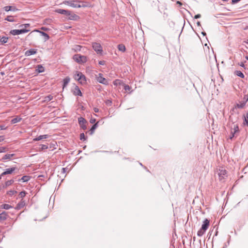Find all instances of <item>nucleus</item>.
<instances>
[{"instance_id":"bf43d9fd","label":"nucleus","mask_w":248,"mask_h":248,"mask_svg":"<svg viewBox=\"0 0 248 248\" xmlns=\"http://www.w3.org/2000/svg\"><path fill=\"white\" fill-rule=\"evenodd\" d=\"M239 65L242 67H245L244 63L243 62H241L240 63H239Z\"/></svg>"},{"instance_id":"338daca9","label":"nucleus","mask_w":248,"mask_h":248,"mask_svg":"<svg viewBox=\"0 0 248 248\" xmlns=\"http://www.w3.org/2000/svg\"><path fill=\"white\" fill-rule=\"evenodd\" d=\"M202 34L203 35V36H205L206 35V32H202Z\"/></svg>"},{"instance_id":"393cba45","label":"nucleus","mask_w":248,"mask_h":248,"mask_svg":"<svg viewBox=\"0 0 248 248\" xmlns=\"http://www.w3.org/2000/svg\"><path fill=\"white\" fill-rule=\"evenodd\" d=\"M206 231L205 230H202L201 228L197 232V235L199 237L202 236L205 232Z\"/></svg>"},{"instance_id":"f257e3e1","label":"nucleus","mask_w":248,"mask_h":248,"mask_svg":"<svg viewBox=\"0 0 248 248\" xmlns=\"http://www.w3.org/2000/svg\"><path fill=\"white\" fill-rule=\"evenodd\" d=\"M218 176L219 181H224L227 177V171L223 168H219L218 171Z\"/></svg>"},{"instance_id":"5fc2aeb1","label":"nucleus","mask_w":248,"mask_h":248,"mask_svg":"<svg viewBox=\"0 0 248 248\" xmlns=\"http://www.w3.org/2000/svg\"><path fill=\"white\" fill-rule=\"evenodd\" d=\"M11 11H14V12H15V11H17V8H16V7H12V10H11Z\"/></svg>"},{"instance_id":"37998d69","label":"nucleus","mask_w":248,"mask_h":248,"mask_svg":"<svg viewBox=\"0 0 248 248\" xmlns=\"http://www.w3.org/2000/svg\"><path fill=\"white\" fill-rule=\"evenodd\" d=\"M120 83V80L119 79H116L113 81V84L114 85H117L118 84Z\"/></svg>"},{"instance_id":"e433bc0d","label":"nucleus","mask_w":248,"mask_h":248,"mask_svg":"<svg viewBox=\"0 0 248 248\" xmlns=\"http://www.w3.org/2000/svg\"><path fill=\"white\" fill-rule=\"evenodd\" d=\"M80 140H83V141H84L85 140H86V138L85 135L83 133H81L80 134Z\"/></svg>"},{"instance_id":"a211bd4d","label":"nucleus","mask_w":248,"mask_h":248,"mask_svg":"<svg viewBox=\"0 0 248 248\" xmlns=\"http://www.w3.org/2000/svg\"><path fill=\"white\" fill-rule=\"evenodd\" d=\"M49 137V135H40L34 139H33V141H38V140H42L43 139H47Z\"/></svg>"},{"instance_id":"cd10ccee","label":"nucleus","mask_w":248,"mask_h":248,"mask_svg":"<svg viewBox=\"0 0 248 248\" xmlns=\"http://www.w3.org/2000/svg\"><path fill=\"white\" fill-rule=\"evenodd\" d=\"M37 69H36V70L39 73H42L45 70L44 67L43 66H42L41 65H38L37 66Z\"/></svg>"},{"instance_id":"39448f33","label":"nucleus","mask_w":248,"mask_h":248,"mask_svg":"<svg viewBox=\"0 0 248 248\" xmlns=\"http://www.w3.org/2000/svg\"><path fill=\"white\" fill-rule=\"evenodd\" d=\"M69 20L77 21L79 19V16L75 13L68 10V13L65 15Z\"/></svg>"},{"instance_id":"c756f323","label":"nucleus","mask_w":248,"mask_h":248,"mask_svg":"<svg viewBox=\"0 0 248 248\" xmlns=\"http://www.w3.org/2000/svg\"><path fill=\"white\" fill-rule=\"evenodd\" d=\"M8 38L6 36H2L0 37V42L1 43H6L7 42Z\"/></svg>"},{"instance_id":"9d476101","label":"nucleus","mask_w":248,"mask_h":248,"mask_svg":"<svg viewBox=\"0 0 248 248\" xmlns=\"http://www.w3.org/2000/svg\"><path fill=\"white\" fill-rule=\"evenodd\" d=\"M78 76H79L78 78V81L81 84L86 83V79L85 76L81 72H78Z\"/></svg>"},{"instance_id":"79ce46f5","label":"nucleus","mask_w":248,"mask_h":248,"mask_svg":"<svg viewBox=\"0 0 248 248\" xmlns=\"http://www.w3.org/2000/svg\"><path fill=\"white\" fill-rule=\"evenodd\" d=\"M16 193V191L15 190H10L9 191H8V194L11 196L14 195Z\"/></svg>"},{"instance_id":"bb28decb","label":"nucleus","mask_w":248,"mask_h":248,"mask_svg":"<svg viewBox=\"0 0 248 248\" xmlns=\"http://www.w3.org/2000/svg\"><path fill=\"white\" fill-rule=\"evenodd\" d=\"M16 170L15 167H12L10 168L7 169L6 170V172L7 174H9L12 173Z\"/></svg>"},{"instance_id":"7c9ffc66","label":"nucleus","mask_w":248,"mask_h":248,"mask_svg":"<svg viewBox=\"0 0 248 248\" xmlns=\"http://www.w3.org/2000/svg\"><path fill=\"white\" fill-rule=\"evenodd\" d=\"M1 207L3 209L8 210L12 208V206L8 204H3L1 205Z\"/></svg>"},{"instance_id":"f8f14e48","label":"nucleus","mask_w":248,"mask_h":248,"mask_svg":"<svg viewBox=\"0 0 248 248\" xmlns=\"http://www.w3.org/2000/svg\"><path fill=\"white\" fill-rule=\"evenodd\" d=\"M209 220L207 218L205 219L203 221V223L201 227L202 230H205L206 231L209 226Z\"/></svg>"},{"instance_id":"a18cd8bd","label":"nucleus","mask_w":248,"mask_h":248,"mask_svg":"<svg viewBox=\"0 0 248 248\" xmlns=\"http://www.w3.org/2000/svg\"><path fill=\"white\" fill-rule=\"evenodd\" d=\"M23 26H24V27L26 29V28H28L29 27H30V24H23V25H20V27H23Z\"/></svg>"},{"instance_id":"4c0bfd02","label":"nucleus","mask_w":248,"mask_h":248,"mask_svg":"<svg viewBox=\"0 0 248 248\" xmlns=\"http://www.w3.org/2000/svg\"><path fill=\"white\" fill-rule=\"evenodd\" d=\"M12 6H5L3 9L4 10L6 11V12H8V11H11V10H12Z\"/></svg>"},{"instance_id":"1a4fd4ad","label":"nucleus","mask_w":248,"mask_h":248,"mask_svg":"<svg viewBox=\"0 0 248 248\" xmlns=\"http://www.w3.org/2000/svg\"><path fill=\"white\" fill-rule=\"evenodd\" d=\"M239 127L237 124H234L233 127H232L231 134L232 135L230 136V139H232L234 137L236 133L239 132Z\"/></svg>"},{"instance_id":"c9c22d12","label":"nucleus","mask_w":248,"mask_h":248,"mask_svg":"<svg viewBox=\"0 0 248 248\" xmlns=\"http://www.w3.org/2000/svg\"><path fill=\"white\" fill-rule=\"evenodd\" d=\"M14 182V181L13 180H10L6 181L5 183V186L7 187V186H8L11 185Z\"/></svg>"},{"instance_id":"3c124183","label":"nucleus","mask_w":248,"mask_h":248,"mask_svg":"<svg viewBox=\"0 0 248 248\" xmlns=\"http://www.w3.org/2000/svg\"><path fill=\"white\" fill-rule=\"evenodd\" d=\"M244 124L245 125L248 126V120H247L245 119V121L244 122Z\"/></svg>"},{"instance_id":"2f4dec72","label":"nucleus","mask_w":248,"mask_h":248,"mask_svg":"<svg viewBox=\"0 0 248 248\" xmlns=\"http://www.w3.org/2000/svg\"><path fill=\"white\" fill-rule=\"evenodd\" d=\"M5 20H7L8 21H9V22H13L15 21V20L14 19L13 16H7L5 18Z\"/></svg>"},{"instance_id":"6e6552de","label":"nucleus","mask_w":248,"mask_h":248,"mask_svg":"<svg viewBox=\"0 0 248 248\" xmlns=\"http://www.w3.org/2000/svg\"><path fill=\"white\" fill-rule=\"evenodd\" d=\"M78 121L80 127L83 130L87 129L86 124L87 123V121L84 118L80 117L78 118Z\"/></svg>"},{"instance_id":"de8ad7c7","label":"nucleus","mask_w":248,"mask_h":248,"mask_svg":"<svg viewBox=\"0 0 248 248\" xmlns=\"http://www.w3.org/2000/svg\"><path fill=\"white\" fill-rule=\"evenodd\" d=\"M201 17V15L200 14H197L195 16L194 18L198 19V18H200Z\"/></svg>"},{"instance_id":"8fccbe9b","label":"nucleus","mask_w":248,"mask_h":248,"mask_svg":"<svg viewBox=\"0 0 248 248\" xmlns=\"http://www.w3.org/2000/svg\"><path fill=\"white\" fill-rule=\"evenodd\" d=\"M106 103L107 105H111L112 102L109 100H108Z\"/></svg>"},{"instance_id":"c85d7f7f","label":"nucleus","mask_w":248,"mask_h":248,"mask_svg":"<svg viewBox=\"0 0 248 248\" xmlns=\"http://www.w3.org/2000/svg\"><path fill=\"white\" fill-rule=\"evenodd\" d=\"M118 49L122 51V52H124L125 51V46L123 44H120L118 46Z\"/></svg>"},{"instance_id":"774afa93","label":"nucleus","mask_w":248,"mask_h":248,"mask_svg":"<svg viewBox=\"0 0 248 248\" xmlns=\"http://www.w3.org/2000/svg\"><path fill=\"white\" fill-rule=\"evenodd\" d=\"M245 119H246L247 120H248V116H247L245 117Z\"/></svg>"},{"instance_id":"ddd939ff","label":"nucleus","mask_w":248,"mask_h":248,"mask_svg":"<svg viewBox=\"0 0 248 248\" xmlns=\"http://www.w3.org/2000/svg\"><path fill=\"white\" fill-rule=\"evenodd\" d=\"M73 93L74 95H75L76 96H77V95L79 96H82V93L80 89L77 86H76L74 90L73 91Z\"/></svg>"},{"instance_id":"412c9836","label":"nucleus","mask_w":248,"mask_h":248,"mask_svg":"<svg viewBox=\"0 0 248 248\" xmlns=\"http://www.w3.org/2000/svg\"><path fill=\"white\" fill-rule=\"evenodd\" d=\"M70 80V78L68 77H66L63 79V89L65 88L69 83Z\"/></svg>"},{"instance_id":"aec40b11","label":"nucleus","mask_w":248,"mask_h":248,"mask_svg":"<svg viewBox=\"0 0 248 248\" xmlns=\"http://www.w3.org/2000/svg\"><path fill=\"white\" fill-rule=\"evenodd\" d=\"M55 12L58 14L66 15L68 13V10L62 9H58L55 10Z\"/></svg>"},{"instance_id":"680f3d73","label":"nucleus","mask_w":248,"mask_h":248,"mask_svg":"<svg viewBox=\"0 0 248 248\" xmlns=\"http://www.w3.org/2000/svg\"><path fill=\"white\" fill-rule=\"evenodd\" d=\"M7 173L6 172V171L3 172L0 175L1 176H3V175H6Z\"/></svg>"},{"instance_id":"a878e982","label":"nucleus","mask_w":248,"mask_h":248,"mask_svg":"<svg viewBox=\"0 0 248 248\" xmlns=\"http://www.w3.org/2000/svg\"><path fill=\"white\" fill-rule=\"evenodd\" d=\"M234 74L235 75L241 78H244L245 77V76L243 74V73L241 72L240 71L236 70L234 72Z\"/></svg>"},{"instance_id":"423d86ee","label":"nucleus","mask_w":248,"mask_h":248,"mask_svg":"<svg viewBox=\"0 0 248 248\" xmlns=\"http://www.w3.org/2000/svg\"><path fill=\"white\" fill-rule=\"evenodd\" d=\"M97 81L101 84L107 85L108 84V80L103 77V74L101 73H99L98 75L96 77Z\"/></svg>"},{"instance_id":"9b49d317","label":"nucleus","mask_w":248,"mask_h":248,"mask_svg":"<svg viewBox=\"0 0 248 248\" xmlns=\"http://www.w3.org/2000/svg\"><path fill=\"white\" fill-rule=\"evenodd\" d=\"M78 8H81V7H90L91 6V4L87 1H80L79 3H78Z\"/></svg>"},{"instance_id":"b1692460","label":"nucleus","mask_w":248,"mask_h":248,"mask_svg":"<svg viewBox=\"0 0 248 248\" xmlns=\"http://www.w3.org/2000/svg\"><path fill=\"white\" fill-rule=\"evenodd\" d=\"M15 154H6L4 155L2 158V160L10 159L12 157L14 156Z\"/></svg>"},{"instance_id":"e2e57ef3","label":"nucleus","mask_w":248,"mask_h":248,"mask_svg":"<svg viewBox=\"0 0 248 248\" xmlns=\"http://www.w3.org/2000/svg\"><path fill=\"white\" fill-rule=\"evenodd\" d=\"M244 99L245 100H244V101H246V102H247L248 101V97L247 96H245L244 97Z\"/></svg>"},{"instance_id":"864d4df0","label":"nucleus","mask_w":248,"mask_h":248,"mask_svg":"<svg viewBox=\"0 0 248 248\" xmlns=\"http://www.w3.org/2000/svg\"><path fill=\"white\" fill-rule=\"evenodd\" d=\"M4 140V137L3 136H0V142L3 141Z\"/></svg>"},{"instance_id":"13d9d810","label":"nucleus","mask_w":248,"mask_h":248,"mask_svg":"<svg viewBox=\"0 0 248 248\" xmlns=\"http://www.w3.org/2000/svg\"><path fill=\"white\" fill-rule=\"evenodd\" d=\"M62 173H64L66 172V168H62Z\"/></svg>"},{"instance_id":"c03bdc74","label":"nucleus","mask_w":248,"mask_h":248,"mask_svg":"<svg viewBox=\"0 0 248 248\" xmlns=\"http://www.w3.org/2000/svg\"><path fill=\"white\" fill-rule=\"evenodd\" d=\"M7 127L5 125H0V130H5L6 129Z\"/></svg>"},{"instance_id":"7ed1b4c3","label":"nucleus","mask_w":248,"mask_h":248,"mask_svg":"<svg viewBox=\"0 0 248 248\" xmlns=\"http://www.w3.org/2000/svg\"><path fill=\"white\" fill-rule=\"evenodd\" d=\"M80 1L78 0H65L63 2V3L68 5L73 8H78V3H79Z\"/></svg>"},{"instance_id":"4468645a","label":"nucleus","mask_w":248,"mask_h":248,"mask_svg":"<svg viewBox=\"0 0 248 248\" xmlns=\"http://www.w3.org/2000/svg\"><path fill=\"white\" fill-rule=\"evenodd\" d=\"M33 31L39 32L42 36L44 37V41L46 42L49 39V35L44 31H40L38 30H35Z\"/></svg>"},{"instance_id":"4d7b16f0","label":"nucleus","mask_w":248,"mask_h":248,"mask_svg":"<svg viewBox=\"0 0 248 248\" xmlns=\"http://www.w3.org/2000/svg\"><path fill=\"white\" fill-rule=\"evenodd\" d=\"M90 122L91 123L93 124L95 122V119H91L90 120Z\"/></svg>"},{"instance_id":"58836bf2","label":"nucleus","mask_w":248,"mask_h":248,"mask_svg":"<svg viewBox=\"0 0 248 248\" xmlns=\"http://www.w3.org/2000/svg\"><path fill=\"white\" fill-rule=\"evenodd\" d=\"M41 150L43 151V150H45L46 149H48V146L47 145H45V144H41Z\"/></svg>"},{"instance_id":"0eeeda50","label":"nucleus","mask_w":248,"mask_h":248,"mask_svg":"<svg viewBox=\"0 0 248 248\" xmlns=\"http://www.w3.org/2000/svg\"><path fill=\"white\" fill-rule=\"evenodd\" d=\"M29 30L26 29H20V30H13L10 31V33L13 35H19L22 33H25L29 32Z\"/></svg>"},{"instance_id":"4be33fe9","label":"nucleus","mask_w":248,"mask_h":248,"mask_svg":"<svg viewBox=\"0 0 248 248\" xmlns=\"http://www.w3.org/2000/svg\"><path fill=\"white\" fill-rule=\"evenodd\" d=\"M22 120V118L19 116H16L15 118L13 119L11 122L12 124H15L16 123L19 122Z\"/></svg>"},{"instance_id":"09e8293b","label":"nucleus","mask_w":248,"mask_h":248,"mask_svg":"<svg viewBox=\"0 0 248 248\" xmlns=\"http://www.w3.org/2000/svg\"><path fill=\"white\" fill-rule=\"evenodd\" d=\"M130 89V87L129 85H125L124 86V90H129Z\"/></svg>"},{"instance_id":"69168bd1","label":"nucleus","mask_w":248,"mask_h":248,"mask_svg":"<svg viewBox=\"0 0 248 248\" xmlns=\"http://www.w3.org/2000/svg\"><path fill=\"white\" fill-rule=\"evenodd\" d=\"M177 3L179 4L180 5H182V3L180 1H177Z\"/></svg>"},{"instance_id":"dca6fc26","label":"nucleus","mask_w":248,"mask_h":248,"mask_svg":"<svg viewBox=\"0 0 248 248\" xmlns=\"http://www.w3.org/2000/svg\"><path fill=\"white\" fill-rule=\"evenodd\" d=\"M8 217V214L5 211L3 212L0 214V222L6 220Z\"/></svg>"},{"instance_id":"a19ab883","label":"nucleus","mask_w":248,"mask_h":248,"mask_svg":"<svg viewBox=\"0 0 248 248\" xmlns=\"http://www.w3.org/2000/svg\"><path fill=\"white\" fill-rule=\"evenodd\" d=\"M6 151V148L4 147H0V153L5 152Z\"/></svg>"},{"instance_id":"052dcab7","label":"nucleus","mask_w":248,"mask_h":248,"mask_svg":"<svg viewBox=\"0 0 248 248\" xmlns=\"http://www.w3.org/2000/svg\"><path fill=\"white\" fill-rule=\"evenodd\" d=\"M93 110L95 112H98L99 111V109L97 108H93Z\"/></svg>"},{"instance_id":"20e7f679","label":"nucleus","mask_w":248,"mask_h":248,"mask_svg":"<svg viewBox=\"0 0 248 248\" xmlns=\"http://www.w3.org/2000/svg\"><path fill=\"white\" fill-rule=\"evenodd\" d=\"M92 47L93 50L97 53V54H102L103 52V49L100 44L94 42L92 43Z\"/></svg>"},{"instance_id":"49530a36","label":"nucleus","mask_w":248,"mask_h":248,"mask_svg":"<svg viewBox=\"0 0 248 248\" xmlns=\"http://www.w3.org/2000/svg\"><path fill=\"white\" fill-rule=\"evenodd\" d=\"M100 65H104L105 64V61H100L98 62Z\"/></svg>"},{"instance_id":"6ab92c4d","label":"nucleus","mask_w":248,"mask_h":248,"mask_svg":"<svg viewBox=\"0 0 248 248\" xmlns=\"http://www.w3.org/2000/svg\"><path fill=\"white\" fill-rule=\"evenodd\" d=\"M25 205V202L24 201H21L16 207V209L19 210L23 208Z\"/></svg>"},{"instance_id":"6e6d98bb","label":"nucleus","mask_w":248,"mask_h":248,"mask_svg":"<svg viewBox=\"0 0 248 248\" xmlns=\"http://www.w3.org/2000/svg\"><path fill=\"white\" fill-rule=\"evenodd\" d=\"M79 77V76H78V73L77 74H75L74 76V78L75 79L77 80L78 81V78Z\"/></svg>"},{"instance_id":"72a5a7b5","label":"nucleus","mask_w":248,"mask_h":248,"mask_svg":"<svg viewBox=\"0 0 248 248\" xmlns=\"http://www.w3.org/2000/svg\"><path fill=\"white\" fill-rule=\"evenodd\" d=\"M21 180L24 182H28L30 180V177L25 175L21 178Z\"/></svg>"},{"instance_id":"473e14b6","label":"nucleus","mask_w":248,"mask_h":248,"mask_svg":"<svg viewBox=\"0 0 248 248\" xmlns=\"http://www.w3.org/2000/svg\"><path fill=\"white\" fill-rule=\"evenodd\" d=\"M53 96L51 94H49L47 96H46L45 97V101H46V102L50 101V100H51L53 99Z\"/></svg>"},{"instance_id":"0e129e2a","label":"nucleus","mask_w":248,"mask_h":248,"mask_svg":"<svg viewBox=\"0 0 248 248\" xmlns=\"http://www.w3.org/2000/svg\"><path fill=\"white\" fill-rule=\"evenodd\" d=\"M197 25L198 26H201V23L200 21H198L197 23Z\"/></svg>"},{"instance_id":"ea45409f","label":"nucleus","mask_w":248,"mask_h":248,"mask_svg":"<svg viewBox=\"0 0 248 248\" xmlns=\"http://www.w3.org/2000/svg\"><path fill=\"white\" fill-rule=\"evenodd\" d=\"M26 192L25 191H21L19 193V196H20V197L21 198H23L26 196Z\"/></svg>"},{"instance_id":"5701e85b","label":"nucleus","mask_w":248,"mask_h":248,"mask_svg":"<svg viewBox=\"0 0 248 248\" xmlns=\"http://www.w3.org/2000/svg\"><path fill=\"white\" fill-rule=\"evenodd\" d=\"M82 48V46L80 45H75L72 47V49L74 52H78L80 51L81 50V49Z\"/></svg>"},{"instance_id":"f03ea898","label":"nucleus","mask_w":248,"mask_h":248,"mask_svg":"<svg viewBox=\"0 0 248 248\" xmlns=\"http://www.w3.org/2000/svg\"><path fill=\"white\" fill-rule=\"evenodd\" d=\"M74 60L78 63H85L87 61V57L79 54H76L73 56Z\"/></svg>"},{"instance_id":"f704fd0d","label":"nucleus","mask_w":248,"mask_h":248,"mask_svg":"<svg viewBox=\"0 0 248 248\" xmlns=\"http://www.w3.org/2000/svg\"><path fill=\"white\" fill-rule=\"evenodd\" d=\"M97 123L94 124L93 126L92 127L91 129H90L91 134H92L94 130L97 128Z\"/></svg>"},{"instance_id":"f3484780","label":"nucleus","mask_w":248,"mask_h":248,"mask_svg":"<svg viewBox=\"0 0 248 248\" xmlns=\"http://www.w3.org/2000/svg\"><path fill=\"white\" fill-rule=\"evenodd\" d=\"M37 53V50L34 49H31L30 50H27L25 53V55L26 56H29L31 55H34Z\"/></svg>"},{"instance_id":"2eb2a0df","label":"nucleus","mask_w":248,"mask_h":248,"mask_svg":"<svg viewBox=\"0 0 248 248\" xmlns=\"http://www.w3.org/2000/svg\"><path fill=\"white\" fill-rule=\"evenodd\" d=\"M246 101H241L239 103H238L236 105L234 108H233L232 110H234L235 109L238 108H242L246 105Z\"/></svg>"},{"instance_id":"603ef678","label":"nucleus","mask_w":248,"mask_h":248,"mask_svg":"<svg viewBox=\"0 0 248 248\" xmlns=\"http://www.w3.org/2000/svg\"><path fill=\"white\" fill-rule=\"evenodd\" d=\"M240 0H232V4L236 3L239 1Z\"/></svg>"}]
</instances>
